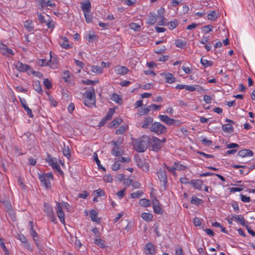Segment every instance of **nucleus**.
Returning <instances> with one entry per match:
<instances>
[{"instance_id":"obj_23","label":"nucleus","mask_w":255,"mask_h":255,"mask_svg":"<svg viewBox=\"0 0 255 255\" xmlns=\"http://www.w3.org/2000/svg\"><path fill=\"white\" fill-rule=\"evenodd\" d=\"M81 5L83 13L91 11V4L89 0H86L84 2H81Z\"/></svg>"},{"instance_id":"obj_40","label":"nucleus","mask_w":255,"mask_h":255,"mask_svg":"<svg viewBox=\"0 0 255 255\" xmlns=\"http://www.w3.org/2000/svg\"><path fill=\"white\" fill-rule=\"evenodd\" d=\"M200 61L201 64L206 68L211 66L213 63L212 61L208 60L203 58H201Z\"/></svg>"},{"instance_id":"obj_21","label":"nucleus","mask_w":255,"mask_h":255,"mask_svg":"<svg viewBox=\"0 0 255 255\" xmlns=\"http://www.w3.org/2000/svg\"><path fill=\"white\" fill-rule=\"evenodd\" d=\"M156 20H158V19L156 17V14L153 12H150L146 20V22L149 25H153L156 22Z\"/></svg>"},{"instance_id":"obj_6","label":"nucleus","mask_w":255,"mask_h":255,"mask_svg":"<svg viewBox=\"0 0 255 255\" xmlns=\"http://www.w3.org/2000/svg\"><path fill=\"white\" fill-rule=\"evenodd\" d=\"M46 160L48 164L50 165L54 170H56L60 173H62V171L58 165L56 158L52 157L50 154H48L47 155Z\"/></svg>"},{"instance_id":"obj_53","label":"nucleus","mask_w":255,"mask_h":255,"mask_svg":"<svg viewBox=\"0 0 255 255\" xmlns=\"http://www.w3.org/2000/svg\"><path fill=\"white\" fill-rule=\"evenodd\" d=\"M178 25V21L177 20H174L172 21H170L168 23V28L170 30H172L174 29Z\"/></svg>"},{"instance_id":"obj_42","label":"nucleus","mask_w":255,"mask_h":255,"mask_svg":"<svg viewBox=\"0 0 255 255\" xmlns=\"http://www.w3.org/2000/svg\"><path fill=\"white\" fill-rule=\"evenodd\" d=\"M143 194V192L141 190H138L135 192L131 193L130 194V197L132 199H135L141 197Z\"/></svg>"},{"instance_id":"obj_49","label":"nucleus","mask_w":255,"mask_h":255,"mask_svg":"<svg viewBox=\"0 0 255 255\" xmlns=\"http://www.w3.org/2000/svg\"><path fill=\"white\" fill-rule=\"evenodd\" d=\"M37 3V6L39 9H43L44 7H46V1L45 0H36Z\"/></svg>"},{"instance_id":"obj_50","label":"nucleus","mask_w":255,"mask_h":255,"mask_svg":"<svg viewBox=\"0 0 255 255\" xmlns=\"http://www.w3.org/2000/svg\"><path fill=\"white\" fill-rule=\"evenodd\" d=\"M208 19L210 20H214L217 18V14L215 11L210 12L208 15Z\"/></svg>"},{"instance_id":"obj_13","label":"nucleus","mask_w":255,"mask_h":255,"mask_svg":"<svg viewBox=\"0 0 255 255\" xmlns=\"http://www.w3.org/2000/svg\"><path fill=\"white\" fill-rule=\"evenodd\" d=\"M158 117L161 122H164L168 126L174 125L175 122L176 121L173 119L169 118L167 115H159Z\"/></svg>"},{"instance_id":"obj_1","label":"nucleus","mask_w":255,"mask_h":255,"mask_svg":"<svg viewBox=\"0 0 255 255\" xmlns=\"http://www.w3.org/2000/svg\"><path fill=\"white\" fill-rule=\"evenodd\" d=\"M149 142V137L144 135L141 138L133 140L132 144L134 150L139 152H142L145 151Z\"/></svg>"},{"instance_id":"obj_61","label":"nucleus","mask_w":255,"mask_h":255,"mask_svg":"<svg viewBox=\"0 0 255 255\" xmlns=\"http://www.w3.org/2000/svg\"><path fill=\"white\" fill-rule=\"evenodd\" d=\"M120 166L119 161H116L112 165V169L114 171H117L120 169Z\"/></svg>"},{"instance_id":"obj_32","label":"nucleus","mask_w":255,"mask_h":255,"mask_svg":"<svg viewBox=\"0 0 255 255\" xmlns=\"http://www.w3.org/2000/svg\"><path fill=\"white\" fill-rule=\"evenodd\" d=\"M33 87L34 90L39 94H42L43 91L41 87L40 82L38 80L34 81L33 83Z\"/></svg>"},{"instance_id":"obj_30","label":"nucleus","mask_w":255,"mask_h":255,"mask_svg":"<svg viewBox=\"0 0 255 255\" xmlns=\"http://www.w3.org/2000/svg\"><path fill=\"white\" fill-rule=\"evenodd\" d=\"M98 212L95 210H92L90 212V216L92 221L97 223L100 222V219L97 216Z\"/></svg>"},{"instance_id":"obj_64","label":"nucleus","mask_w":255,"mask_h":255,"mask_svg":"<svg viewBox=\"0 0 255 255\" xmlns=\"http://www.w3.org/2000/svg\"><path fill=\"white\" fill-rule=\"evenodd\" d=\"M112 154L116 156H119L120 155V151L119 147H115L112 150Z\"/></svg>"},{"instance_id":"obj_27","label":"nucleus","mask_w":255,"mask_h":255,"mask_svg":"<svg viewBox=\"0 0 255 255\" xmlns=\"http://www.w3.org/2000/svg\"><path fill=\"white\" fill-rule=\"evenodd\" d=\"M233 218H234V219L238 222L242 226H246V221L242 215L234 214L233 215Z\"/></svg>"},{"instance_id":"obj_22","label":"nucleus","mask_w":255,"mask_h":255,"mask_svg":"<svg viewBox=\"0 0 255 255\" xmlns=\"http://www.w3.org/2000/svg\"><path fill=\"white\" fill-rule=\"evenodd\" d=\"M50 59L48 61V65L51 68L55 69L57 68L58 65V60L55 55L53 56L51 54V52L50 53Z\"/></svg>"},{"instance_id":"obj_9","label":"nucleus","mask_w":255,"mask_h":255,"mask_svg":"<svg viewBox=\"0 0 255 255\" xmlns=\"http://www.w3.org/2000/svg\"><path fill=\"white\" fill-rule=\"evenodd\" d=\"M143 252L146 255H155L156 253V247L151 243H148L144 246Z\"/></svg>"},{"instance_id":"obj_12","label":"nucleus","mask_w":255,"mask_h":255,"mask_svg":"<svg viewBox=\"0 0 255 255\" xmlns=\"http://www.w3.org/2000/svg\"><path fill=\"white\" fill-rule=\"evenodd\" d=\"M152 203L154 212L157 214L162 215L163 213V210L161 208L158 199L156 197L152 199Z\"/></svg>"},{"instance_id":"obj_43","label":"nucleus","mask_w":255,"mask_h":255,"mask_svg":"<svg viewBox=\"0 0 255 255\" xmlns=\"http://www.w3.org/2000/svg\"><path fill=\"white\" fill-rule=\"evenodd\" d=\"M186 43L185 41L181 39H177L175 40V45L177 47L183 48L185 46Z\"/></svg>"},{"instance_id":"obj_2","label":"nucleus","mask_w":255,"mask_h":255,"mask_svg":"<svg viewBox=\"0 0 255 255\" xmlns=\"http://www.w3.org/2000/svg\"><path fill=\"white\" fill-rule=\"evenodd\" d=\"M84 103L86 106L92 107L95 105V98L94 89L86 91L83 95Z\"/></svg>"},{"instance_id":"obj_7","label":"nucleus","mask_w":255,"mask_h":255,"mask_svg":"<svg viewBox=\"0 0 255 255\" xmlns=\"http://www.w3.org/2000/svg\"><path fill=\"white\" fill-rule=\"evenodd\" d=\"M43 210L46 213L47 216L49 217L51 221L54 223H56L57 219L52 207L45 202L43 204Z\"/></svg>"},{"instance_id":"obj_33","label":"nucleus","mask_w":255,"mask_h":255,"mask_svg":"<svg viewBox=\"0 0 255 255\" xmlns=\"http://www.w3.org/2000/svg\"><path fill=\"white\" fill-rule=\"evenodd\" d=\"M16 68L21 72H24L26 70V69L28 67V65L24 64L20 62H18L15 64Z\"/></svg>"},{"instance_id":"obj_19","label":"nucleus","mask_w":255,"mask_h":255,"mask_svg":"<svg viewBox=\"0 0 255 255\" xmlns=\"http://www.w3.org/2000/svg\"><path fill=\"white\" fill-rule=\"evenodd\" d=\"M115 111L113 109H110L108 112H107L106 116L102 119L101 122H100L101 125H104L108 121L112 119L113 116L114 115Z\"/></svg>"},{"instance_id":"obj_60","label":"nucleus","mask_w":255,"mask_h":255,"mask_svg":"<svg viewBox=\"0 0 255 255\" xmlns=\"http://www.w3.org/2000/svg\"><path fill=\"white\" fill-rule=\"evenodd\" d=\"M43 84H44L45 87L47 89H50L52 88V84H51L50 81L49 80H48L47 79H44Z\"/></svg>"},{"instance_id":"obj_10","label":"nucleus","mask_w":255,"mask_h":255,"mask_svg":"<svg viewBox=\"0 0 255 255\" xmlns=\"http://www.w3.org/2000/svg\"><path fill=\"white\" fill-rule=\"evenodd\" d=\"M55 210L60 222L63 224H65V214L62 210V207L60 203L58 202H56Z\"/></svg>"},{"instance_id":"obj_36","label":"nucleus","mask_w":255,"mask_h":255,"mask_svg":"<svg viewBox=\"0 0 255 255\" xmlns=\"http://www.w3.org/2000/svg\"><path fill=\"white\" fill-rule=\"evenodd\" d=\"M111 100L119 105L121 104L123 102L121 97L117 94H113L112 95Z\"/></svg>"},{"instance_id":"obj_5","label":"nucleus","mask_w":255,"mask_h":255,"mask_svg":"<svg viewBox=\"0 0 255 255\" xmlns=\"http://www.w3.org/2000/svg\"><path fill=\"white\" fill-rule=\"evenodd\" d=\"M149 129L157 134H164L167 132V128L160 123L156 122L151 124Z\"/></svg>"},{"instance_id":"obj_39","label":"nucleus","mask_w":255,"mask_h":255,"mask_svg":"<svg viewBox=\"0 0 255 255\" xmlns=\"http://www.w3.org/2000/svg\"><path fill=\"white\" fill-rule=\"evenodd\" d=\"M150 110V108H149V106H148L147 107H145V108H141V109L138 110V112H137V114L139 116H143V115H147V114H148L149 113Z\"/></svg>"},{"instance_id":"obj_34","label":"nucleus","mask_w":255,"mask_h":255,"mask_svg":"<svg viewBox=\"0 0 255 255\" xmlns=\"http://www.w3.org/2000/svg\"><path fill=\"white\" fill-rule=\"evenodd\" d=\"M62 78L66 83L71 84L72 81L70 80L71 76L69 71H64L62 74Z\"/></svg>"},{"instance_id":"obj_16","label":"nucleus","mask_w":255,"mask_h":255,"mask_svg":"<svg viewBox=\"0 0 255 255\" xmlns=\"http://www.w3.org/2000/svg\"><path fill=\"white\" fill-rule=\"evenodd\" d=\"M189 184L192 185L194 189L198 190H201L204 185L203 181L199 179L191 180L189 182Z\"/></svg>"},{"instance_id":"obj_8","label":"nucleus","mask_w":255,"mask_h":255,"mask_svg":"<svg viewBox=\"0 0 255 255\" xmlns=\"http://www.w3.org/2000/svg\"><path fill=\"white\" fill-rule=\"evenodd\" d=\"M166 168L169 172L172 173L174 176H176V170L183 171L187 167L179 162H175L173 166L170 167L166 165Z\"/></svg>"},{"instance_id":"obj_20","label":"nucleus","mask_w":255,"mask_h":255,"mask_svg":"<svg viewBox=\"0 0 255 255\" xmlns=\"http://www.w3.org/2000/svg\"><path fill=\"white\" fill-rule=\"evenodd\" d=\"M160 75L164 77L166 83L172 84L175 81V77L170 73H162Z\"/></svg>"},{"instance_id":"obj_45","label":"nucleus","mask_w":255,"mask_h":255,"mask_svg":"<svg viewBox=\"0 0 255 255\" xmlns=\"http://www.w3.org/2000/svg\"><path fill=\"white\" fill-rule=\"evenodd\" d=\"M94 243L101 248H105L106 247L105 242L101 239H96Z\"/></svg>"},{"instance_id":"obj_29","label":"nucleus","mask_w":255,"mask_h":255,"mask_svg":"<svg viewBox=\"0 0 255 255\" xmlns=\"http://www.w3.org/2000/svg\"><path fill=\"white\" fill-rule=\"evenodd\" d=\"M29 224L31 226L30 231H29L30 235L33 238L34 241L35 242H37V240H38V234H37L36 231L33 229V227L32 226V222H29ZM36 243L37 244V243Z\"/></svg>"},{"instance_id":"obj_14","label":"nucleus","mask_w":255,"mask_h":255,"mask_svg":"<svg viewBox=\"0 0 255 255\" xmlns=\"http://www.w3.org/2000/svg\"><path fill=\"white\" fill-rule=\"evenodd\" d=\"M0 51L1 53L6 56H9L14 54L13 51L7 48L6 45L0 42Z\"/></svg>"},{"instance_id":"obj_17","label":"nucleus","mask_w":255,"mask_h":255,"mask_svg":"<svg viewBox=\"0 0 255 255\" xmlns=\"http://www.w3.org/2000/svg\"><path fill=\"white\" fill-rule=\"evenodd\" d=\"M59 44L62 48L65 49H68L71 47V46L69 44L68 39L65 36H60V40L59 41Z\"/></svg>"},{"instance_id":"obj_57","label":"nucleus","mask_w":255,"mask_h":255,"mask_svg":"<svg viewBox=\"0 0 255 255\" xmlns=\"http://www.w3.org/2000/svg\"><path fill=\"white\" fill-rule=\"evenodd\" d=\"M201 141L203 144L206 145H210L212 143V141L211 140L205 137H201Z\"/></svg>"},{"instance_id":"obj_37","label":"nucleus","mask_w":255,"mask_h":255,"mask_svg":"<svg viewBox=\"0 0 255 255\" xmlns=\"http://www.w3.org/2000/svg\"><path fill=\"white\" fill-rule=\"evenodd\" d=\"M139 204L142 207H147L150 206L151 203L149 200L143 198L139 200Z\"/></svg>"},{"instance_id":"obj_59","label":"nucleus","mask_w":255,"mask_h":255,"mask_svg":"<svg viewBox=\"0 0 255 255\" xmlns=\"http://www.w3.org/2000/svg\"><path fill=\"white\" fill-rule=\"evenodd\" d=\"M129 27L131 29L134 31H138L140 29V26L135 23H131L129 24Z\"/></svg>"},{"instance_id":"obj_54","label":"nucleus","mask_w":255,"mask_h":255,"mask_svg":"<svg viewBox=\"0 0 255 255\" xmlns=\"http://www.w3.org/2000/svg\"><path fill=\"white\" fill-rule=\"evenodd\" d=\"M94 194L97 197H101L104 196L105 193L103 190L101 189H98L94 191Z\"/></svg>"},{"instance_id":"obj_31","label":"nucleus","mask_w":255,"mask_h":255,"mask_svg":"<svg viewBox=\"0 0 255 255\" xmlns=\"http://www.w3.org/2000/svg\"><path fill=\"white\" fill-rule=\"evenodd\" d=\"M23 25L24 27L26 29V30L29 32H31L34 29L33 22L31 20H26L24 22Z\"/></svg>"},{"instance_id":"obj_38","label":"nucleus","mask_w":255,"mask_h":255,"mask_svg":"<svg viewBox=\"0 0 255 255\" xmlns=\"http://www.w3.org/2000/svg\"><path fill=\"white\" fill-rule=\"evenodd\" d=\"M91 71L97 74H102L103 73V69L100 66L93 65L91 66Z\"/></svg>"},{"instance_id":"obj_44","label":"nucleus","mask_w":255,"mask_h":255,"mask_svg":"<svg viewBox=\"0 0 255 255\" xmlns=\"http://www.w3.org/2000/svg\"><path fill=\"white\" fill-rule=\"evenodd\" d=\"M128 127L126 125H122L118 129L116 130L117 134H123L127 129Z\"/></svg>"},{"instance_id":"obj_47","label":"nucleus","mask_w":255,"mask_h":255,"mask_svg":"<svg viewBox=\"0 0 255 255\" xmlns=\"http://www.w3.org/2000/svg\"><path fill=\"white\" fill-rule=\"evenodd\" d=\"M62 152L64 156H65L68 158H70L71 154L70 148L68 145L66 146L64 144V148L63 149Z\"/></svg>"},{"instance_id":"obj_41","label":"nucleus","mask_w":255,"mask_h":255,"mask_svg":"<svg viewBox=\"0 0 255 255\" xmlns=\"http://www.w3.org/2000/svg\"><path fill=\"white\" fill-rule=\"evenodd\" d=\"M202 202L203 201L201 199L198 198L197 197L195 196L192 197L191 203L192 204H194L196 205H200L202 203Z\"/></svg>"},{"instance_id":"obj_3","label":"nucleus","mask_w":255,"mask_h":255,"mask_svg":"<svg viewBox=\"0 0 255 255\" xmlns=\"http://www.w3.org/2000/svg\"><path fill=\"white\" fill-rule=\"evenodd\" d=\"M166 141V138L163 137L162 139H159L156 137H153L152 138H149V144L153 151H159L163 146L164 143Z\"/></svg>"},{"instance_id":"obj_18","label":"nucleus","mask_w":255,"mask_h":255,"mask_svg":"<svg viewBox=\"0 0 255 255\" xmlns=\"http://www.w3.org/2000/svg\"><path fill=\"white\" fill-rule=\"evenodd\" d=\"M136 163L138 167L141 168L143 171L147 172L149 170V165L143 160L136 159Z\"/></svg>"},{"instance_id":"obj_52","label":"nucleus","mask_w":255,"mask_h":255,"mask_svg":"<svg viewBox=\"0 0 255 255\" xmlns=\"http://www.w3.org/2000/svg\"><path fill=\"white\" fill-rule=\"evenodd\" d=\"M213 29V26L211 25H207L203 27L202 31L204 33L207 34L211 31Z\"/></svg>"},{"instance_id":"obj_51","label":"nucleus","mask_w":255,"mask_h":255,"mask_svg":"<svg viewBox=\"0 0 255 255\" xmlns=\"http://www.w3.org/2000/svg\"><path fill=\"white\" fill-rule=\"evenodd\" d=\"M103 180L106 182L112 183L113 181V176L110 174L105 175L103 177Z\"/></svg>"},{"instance_id":"obj_55","label":"nucleus","mask_w":255,"mask_h":255,"mask_svg":"<svg viewBox=\"0 0 255 255\" xmlns=\"http://www.w3.org/2000/svg\"><path fill=\"white\" fill-rule=\"evenodd\" d=\"M126 188H124L116 193V195L119 199H121L125 195Z\"/></svg>"},{"instance_id":"obj_56","label":"nucleus","mask_w":255,"mask_h":255,"mask_svg":"<svg viewBox=\"0 0 255 255\" xmlns=\"http://www.w3.org/2000/svg\"><path fill=\"white\" fill-rule=\"evenodd\" d=\"M240 196L242 202L244 203H249L250 202L251 199L250 197L243 194H240Z\"/></svg>"},{"instance_id":"obj_46","label":"nucleus","mask_w":255,"mask_h":255,"mask_svg":"<svg viewBox=\"0 0 255 255\" xmlns=\"http://www.w3.org/2000/svg\"><path fill=\"white\" fill-rule=\"evenodd\" d=\"M84 15L86 21L87 23L92 22L93 20V15L91 11L84 13Z\"/></svg>"},{"instance_id":"obj_24","label":"nucleus","mask_w":255,"mask_h":255,"mask_svg":"<svg viewBox=\"0 0 255 255\" xmlns=\"http://www.w3.org/2000/svg\"><path fill=\"white\" fill-rule=\"evenodd\" d=\"M115 71L117 74L125 75L128 72V69L125 66L118 65L115 68Z\"/></svg>"},{"instance_id":"obj_35","label":"nucleus","mask_w":255,"mask_h":255,"mask_svg":"<svg viewBox=\"0 0 255 255\" xmlns=\"http://www.w3.org/2000/svg\"><path fill=\"white\" fill-rule=\"evenodd\" d=\"M142 219L147 222L151 221L153 218V215L151 213L144 212L141 215Z\"/></svg>"},{"instance_id":"obj_48","label":"nucleus","mask_w":255,"mask_h":255,"mask_svg":"<svg viewBox=\"0 0 255 255\" xmlns=\"http://www.w3.org/2000/svg\"><path fill=\"white\" fill-rule=\"evenodd\" d=\"M122 122V119L121 118H117L114 119L111 123V127L116 128Z\"/></svg>"},{"instance_id":"obj_58","label":"nucleus","mask_w":255,"mask_h":255,"mask_svg":"<svg viewBox=\"0 0 255 255\" xmlns=\"http://www.w3.org/2000/svg\"><path fill=\"white\" fill-rule=\"evenodd\" d=\"M82 82L83 84L87 85H93L98 83V81H93L90 80H82Z\"/></svg>"},{"instance_id":"obj_28","label":"nucleus","mask_w":255,"mask_h":255,"mask_svg":"<svg viewBox=\"0 0 255 255\" xmlns=\"http://www.w3.org/2000/svg\"><path fill=\"white\" fill-rule=\"evenodd\" d=\"M253 154L252 151L249 149H243L238 153V155L242 157L252 156Z\"/></svg>"},{"instance_id":"obj_25","label":"nucleus","mask_w":255,"mask_h":255,"mask_svg":"<svg viewBox=\"0 0 255 255\" xmlns=\"http://www.w3.org/2000/svg\"><path fill=\"white\" fill-rule=\"evenodd\" d=\"M153 118L150 117H145L143 121V123L141 126L142 128H149V126H151V124H153Z\"/></svg>"},{"instance_id":"obj_15","label":"nucleus","mask_w":255,"mask_h":255,"mask_svg":"<svg viewBox=\"0 0 255 255\" xmlns=\"http://www.w3.org/2000/svg\"><path fill=\"white\" fill-rule=\"evenodd\" d=\"M157 175L158 179L161 182H162L165 186L167 183V176L164 170L159 169L157 172Z\"/></svg>"},{"instance_id":"obj_4","label":"nucleus","mask_w":255,"mask_h":255,"mask_svg":"<svg viewBox=\"0 0 255 255\" xmlns=\"http://www.w3.org/2000/svg\"><path fill=\"white\" fill-rule=\"evenodd\" d=\"M39 179L41 184L47 189H49L51 187V181L53 180V174L49 172L43 174L39 176Z\"/></svg>"},{"instance_id":"obj_26","label":"nucleus","mask_w":255,"mask_h":255,"mask_svg":"<svg viewBox=\"0 0 255 255\" xmlns=\"http://www.w3.org/2000/svg\"><path fill=\"white\" fill-rule=\"evenodd\" d=\"M223 131L227 133H231L234 131V128L232 124H227L222 125Z\"/></svg>"},{"instance_id":"obj_63","label":"nucleus","mask_w":255,"mask_h":255,"mask_svg":"<svg viewBox=\"0 0 255 255\" xmlns=\"http://www.w3.org/2000/svg\"><path fill=\"white\" fill-rule=\"evenodd\" d=\"M175 255H185L181 247L176 248L175 250Z\"/></svg>"},{"instance_id":"obj_11","label":"nucleus","mask_w":255,"mask_h":255,"mask_svg":"<svg viewBox=\"0 0 255 255\" xmlns=\"http://www.w3.org/2000/svg\"><path fill=\"white\" fill-rule=\"evenodd\" d=\"M165 12V9L163 7H160L157 10V15L156 17L158 19L157 21V24L159 25H165L166 20L164 17V14Z\"/></svg>"},{"instance_id":"obj_62","label":"nucleus","mask_w":255,"mask_h":255,"mask_svg":"<svg viewBox=\"0 0 255 255\" xmlns=\"http://www.w3.org/2000/svg\"><path fill=\"white\" fill-rule=\"evenodd\" d=\"M197 85H187L186 86V90L190 92H193L196 90Z\"/></svg>"}]
</instances>
